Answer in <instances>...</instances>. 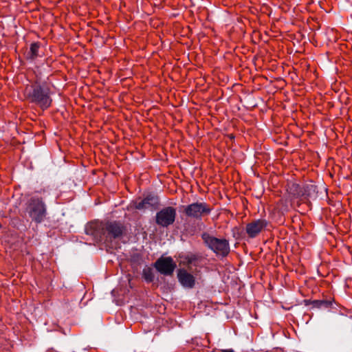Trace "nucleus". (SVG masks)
<instances>
[{"instance_id":"4","label":"nucleus","mask_w":352,"mask_h":352,"mask_svg":"<svg viewBox=\"0 0 352 352\" xmlns=\"http://www.w3.org/2000/svg\"><path fill=\"white\" fill-rule=\"evenodd\" d=\"M181 212L188 219L200 220L208 215L212 208L205 202H195L188 205L182 206Z\"/></svg>"},{"instance_id":"10","label":"nucleus","mask_w":352,"mask_h":352,"mask_svg":"<svg viewBox=\"0 0 352 352\" xmlns=\"http://www.w3.org/2000/svg\"><path fill=\"white\" fill-rule=\"evenodd\" d=\"M177 277L180 283L187 288H192L195 284L194 276L188 273L186 270H179L177 273Z\"/></svg>"},{"instance_id":"8","label":"nucleus","mask_w":352,"mask_h":352,"mask_svg":"<svg viewBox=\"0 0 352 352\" xmlns=\"http://www.w3.org/2000/svg\"><path fill=\"white\" fill-rule=\"evenodd\" d=\"M312 188H314L313 185L302 187L296 183L290 182L287 184V190L288 193L294 197H304L307 198L309 197L310 190Z\"/></svg>"},{"instance_id":"1","label":"nucleus","mask_w":352,"mask_h":352,"mask_svg":"<svg viewBox=\"0 0 352 352\" xmlns=\"http://www.w3.org/2000/svg\"><path fill=\"white\" fill-rule=\"evenodd\" d=\"M85 232L93 236L96 241L104 240L111 242L122 238L126 233V226L120 221L108 220L92 221L85 227Z\"/></svg>"},{"instance_id":"5","label":"nucleus","mask_w":352,"mask_h":352,"mask_svg":"<svg viewBox=\"0 0 352 352\" xmlns=\"http://www.w3.org/2000/svg\"><path fill=\"white\" fill-rule=\"evenodd\" d=\"M30 217L36 222L40 223L45 215V208L42 200L38 198H31L27 207Z\"/></svg>"},{"instance_id":"9","label":"nucleus","mask_w":352,"mask_h":352,"mask_svg":"<svg viewBox=\"0 0 352 352\" xmlns=\"http://www.w3.org/2000/svg\"><path fill=\"white\" fill-rule=\"evenodd\" d=\"M267 225L265 219H258L253 221L246 225L245 230L248 236L251 238L257 236Z\"/></svg>"},{"instance_id":"16","label":"nucleus","mask_w":352,"mask_h":352,"mask_svg":"<svg viewBox=\"0 0 352 352\" xmlns=\"http://www.w3.org/2000/svg\"><path fill=\"white\" fill-rule=\"evenodd\" d=\"M221 352H234L232 349H223Z\"/></svg>"},{"instance_id":"12","label":"nucleus","mask_w":352,"mask_h":352,"mask_svg":"<svg viewBox=\"0 0 352 352\" xmlns=\"http://www.w3.org/2000/svg\"><path fill=\"white\" fill-rule=\"evenodd\" d=\"M40 47L38 43H33L30 45V52L28 54L29 58L33 60L38 56V52Z\"/></svg>"},{"instance_id":"13","label":"nucleus","mask_w":352,"mask_h":352,"mask_svg":"<svg viewBox=\"0 0 352 352\" xmlns=\"http://www.w3.org/2000/svg\"><path fill=\"white\" fill-rule=\"evenodd\" d=\"M142 277L148 283H151L154 280V274L152 268L146 267L143 269Z\"/></svg>"},{"instance_id":"3","label":"nucleus","mask_w":352,"mask_h":352,"mask_svg":"<svg viewBox=\"0 0 352 352\" xmlns=\"http://www.w3.org/2000/svg\"><path fill=\"white\" fill-rule=\"evenodd\" d=\"M201 239L210 250L217 255L226 256L230 252V245L226 239H218L205 232L201 234Z\"/></svg>"},{"instance_id":"6","label":"nucleus","mask_w":352,"mask_h":352,"mask_svg":"<svg viewBox=\"0 0 352 352\" xmlns=\"http://www.w3.org/2000/svg\"><path fill=\"white\" fill-rule=\"evenodd\" d=\"M175 217L176 210L171 206H168L156 214L155 221L160 226L168 227L174 223Z\"/></svg>"},{"instance_id":"15","label":"nucleus","mask_w":352,"mask_h":352,"mask_svg":"<svg viewBox=\"0 0 352 352\" xmlns=\"http://www.w3.org/2000/svg\"><path fill=\"white\" fill-rule=\"evenodd\" d=\"M185 260L187 264H191L197 260V256L195 254L188 255L186 256Z\"/></svg>"},{"instance_id":"2","label":"nucleus","mask_w":352,"mask_h":352,"mask_svg":"<svg viewBox=\"0 0 352 352\" xmlns=\"http://www.w3.org/2000/svg\"><path fill=\"white\" fill-rule=\"evenodd\" d=\"M24 96L30 102L34 103L42 109H47L52 104L50 88L37 78L28 85L24 90Z\"/></svg>"},{"instance_id":"11","label":"nucleus","mask_w":352,"mask_h":352,"mask_svg":"<svg viewBox=\"0 0 352 352\" xmlns=\"http://www.w3.org/2000/svg\"><path fill=\"white\" fill-rule=\"evenodd\" d=\"M158 198L155 196H148L140 201L135 202V208L138 210L155 208L158 206Z\"/></svg>"},{"instance_id":"14","label":"nucleus","mask_w":352,"mask_h":352,"mask_svg":"<svg viewBox=\"0 0 352 352\" xmlns=\"http://www.w3.org/2000/svg\"><path fill=\"white\" fill-rule=\"evenodd\" d=\"M312 304L316 307H329L331 305L332 302L330 300H314Z\"/></svg>"},{"instance_id":"7","label":"nucleus","mask_w":352,"mask_h":352,"mask_svg":"<svg viewBox=\"0 0 352 352\" xmlns=\"http://www.w3.org/2000/svg\"><path fill=\"white\" fill-rule=\"evenodd\" d=\"M154 266L160 274L171 276L176 267V264L171 257L162 256L155 261Z\"/></svg>"}]
</instances>
